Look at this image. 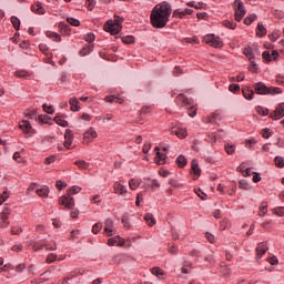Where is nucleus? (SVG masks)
Returning a JSON list of instances; mask_svg holds the SVG:
<instances>
[{"label":"nucleus","instance_id":"7c9ffc66","mask_svg":"<svg viewBox=\"0 0 284 284\" xmlns=\"http://www.w3.org/2000/svg\"><path fill=\"white\" fill-rule=\"evenodd\" d=\"M244 53H245V57H247V59H250V61H252V59H254V51H253V49H251V47H246L244 49Z\"/></svg>","mask_w":284,"mask_h":284},{"label":"nucleus","instance_id":"680f3d73","mask_svg":"<svg viewBox=\"0 0 284 284\" xmlns=\"http://www.w3.org/2000/svg\"><path fill=\"white\" fill-rule=\"evenodd\" d=\"M12 252H21L23 250V245L21 244H16L11 247Z\"/></svg>","mask_w":284,"mask_h":284},{"label":"nucleus","instance_id":"052dcab7","mask_svg":"<svg viewBox=\"0 0 284 284\" xmlns=\"http://www.w3.org/2000/svg\"><path fill=\"white\" fill-rule=\"evenodd\" d=\"M72 136H73L72 131L65 130L64 140L70 141V140H72Z\"/></svg>","mask_w":284,"mask_h":284},{"label":"nucleus","instance_id":"412c9836","mask_svg":"<svg viewBox=\"0 0 284 284\" xmlns=\"http://www.w3.org/2000/svg\"><path fill=\"white\" fill-rule=\"evenodd\" d=\"M141 185V180L139 179H131L129 180V187L130 190H136Z\"/></svg>","mask_w":284,"mask_h":284},{"label":"nucleus","instance_id":"69168bd1","mask_svg":"<svg viewBox=\"0 0 284 284\" xmlns=\"http://www.w3.org/2000/svg\"><path fill=\"white\" fill-rule=\"evenodd\" d=\"M26 116H27L28 119H36V118H37V112H34V111H28V112L26 113Z\"/></svg>","mask_w":284,"mask_h":284},{"label":"nucleus","instance_id":"ea45409f","mask_svg":"<svg viewBox=\"0 0 284 284\" xmlns=\"http://www.w3.org/2000/svg\"><path fill=\"white\" fill-rule=\"evenodd\" d=\"M67 22H68L70 26H73L74 28H77V27L80 26L79 20H77V19H74V18H67Z\"/></svg>","mask_w":284,"mask_h":284},{"label":"nucleus","instance_id":"5701e85b","mask_svg":"<svg viewBox=\"0 0 284 284\" xmlns=\"http://www.w3.org/2000/svg\"><path fill=\"white\" fill-rule=\"evenodd\" d=\"M191 169H192V172L196 175V176H200L201 174V168L199 166V163L196 160L192 161L191 163Z\"/></svg>","mask_w":284,"mask_h":284},{"label":"nucleus","instance_id":"423d86ee","mask_svg":"<svg viewBox=\"0 0 284 284\" xmlns=\"http://www.w3.org/2000/svg\"><path fill=\"white\" fill-rule=\"evenodd\" d=\"M31 247L32 250H34V252H39V250H43V247H45V250L54 251L57 250V243L48 244L43 241L32 242Z\"/></svg>","mask_w":284,"mask_h":284},{"label":"nucleus","instance_id":"f257e3e1","mask_svg":"<svg viewBox=\"0 0 284 284\" xmlns=\"http://www.w3.org/2000/svg\"><path fill=\"white\" fill-rule=\"evenodd\" d=\"M172 14V6L168 1L156 4L151 11V23L153 28H165Z\"/></svg>","mask_w":284,"mask_h":284},{"label":"nucleus","instance_id":"79ce46f5","mask_svg":"<svg viewBox=\"0 0 284 284\" xmlns=\"http://www.w3.org/2000/svg\"><path fill=\"white\" fill-rule=\"evenodd\" d=\"M239 186H240V189H244L245 191H247L250 189V184H248V182H246V180H240Z\"/></svg>","mask_w":284,"mask_h":284},{"label":"nucleus","instance_id":"4be33fe9","mask_svg":"<svg viewBox=\"0 0 284 284\" xmlns=\"http://www.w3.org/2000/svg\"><path fill=\"white\" fill-rule=\"evenodd\" d=\"M53 121L57 125H61V128H68V121H65L61 115H57Z\"/></svg>","mask_w":284,"mask_h":284},{"label":"nucleus","instance_id":"49530a36","mask_svg":"<svg viewBox=\"0 0 284 284\" xmlns=\"http://www.w3.org/2000/svg\"><path fill=\"white\" fill-rule=\"evenodd\" d=\"M150 150H152V143L145 142L143 145V149H142L143 153L148 154V152H150Z\"/></svg>","mask_w":284,"mask_h":284},{"label":"nucleus","instance_id":"2f4dec72","mask_svg":"<svg viewBox=\"0 0 284 284\" xmlns=\"http://www.w3.org/2000/svg\"><path fill=\"white\" fill-rule=\"evenodd\" d=\"M8 199H10V193H8V191H3V193L0 194V205H3Z\"/></svg>","mask_w":284,"mask_h":284},{"label":"nucleus","instance_id":"338daca9","mask_svg":"<svg viewBox=\"0 0 284 284\" xmlns=\"http://www.w3.org/2000/svg\"><path fill=\"white\" fill-rule=\"evenodd\" d=\"M224 26H226V28H236V23H234V21H224Z\"/></svg>","mask_w":284,"mask_h":284},{"label":"nucleus","instance_id":"6e6d98bb","mask_svg":"<svg viewBox=\"0 0 284 284\" xmlns=\"http://www.w3.org/2000/svg\"><path fill=\"white\" fill-rule=\"evenodd\" d=\"M261 133H262L263 138H266V139L271 138V135H272L270 129H263V131Z\"/></svg>","mask_w":284,"mask_h":284},{"label":"nucleus","instance_id":"9b49d317","mask_svg":"<svg viewBox=\"0 0 284 284\" xmlns=\"http://www.w3.org/2000/svg\"><path fill=\"white\" fill-rule=\"evenodd\" d=\"M271 119H274L275 121L278 119H283L284 116V102H280V105H277L274 110V112H271L270 114Z\"/></svg>","mask_w":284,"mask_h":284},{"label":"nucleus","instance_id":"20e7f679","mask_svg":"<svg viewBox=\"0 0 284 284\" xmlns=\"http://www.w3.org/2000/svg\"><path fill=\"white\" fill-rule=\"evenodd\" d=\"M235 21H242L246 14L245 4L243 0H234Z\"/></svg>","mask_w":284,"mask_h":284},{"label":"nucleus","instance_id":"4d7b16f0","mask_svg":"<svg viewBox=\"0 0 284 284\" xmlns=\"http://www.w3.org/2000/svg\"><path fill=\"white\" fill-rule=\"evenodd\" d=\"M141 201H143V193H138L136 194V201H135V204L138 205V206H140L141 205Z\"/></svg>","mask_w":284,"mask_h":284},{"label":"nucleus","instance_id":"864d4df0","mask_svg":"<svg viewBox=\"0 0 284 284\" xmlns=\"http://www.w3.org/2000/svg\"><path fill=\"white\" fill-rule=\"evenodd\" d=\"M185 138H187V130L180 126V139L184 140Z\"/></svg>","mask_w":284,"mask_h":284},{"label":"nucleus","instance_id":"2eb2a0df","mask_svg":"<svg viewBox=\"0 0 284 284\" xmlns=\"http://www.w3.org/2000/svg\"><path fill=\"white\" fill-rule=\"evenodd\" d=\"M32 12H36V14H45V8L41 4V2H36L33 6H31Z\"/></svg>","mask_w":284,"mask_h":284},{"label":"nucleus","instance_id":"e2e57ef3","mask_svg":"<svg viewBox=\"0 0 284 284\" xmlns=\"http://www.w3.org/2000/svg\"><path fill=\"white\" fill-rule=\"evenodd\" d=\"M186 163L187 159H185V156L180 155V168H185Z\"/></svg>","mask_w":284,"mask_h":284},{"label":"nucleus","instance_id":"393cba45","mask_svg":"<svg viewBox=\"0 0 284 284\" xmlns=\"http://www.w3.org/2000/svg\"><path fill=\"white\" fill-rule=\"evenodd\" d=\"M74 165H77L79 170H88L90 168V164L83 160L75 161Z\"/></svg>","mask_w":284,"mask_h":284},{"label":"nucleus","instance_id":"6ab92c4d","mask_svg":"<svg viewBox=\"0 0 284 284\" xmlns=\"http://www.w3.org/2000/svg\"><path fill=\"white\" fill-rule=\"evenodd\" d=\"M69 103L71 105L72 112H79V110H81V108L79 106V99L72 98L70 99Z\"/></svg>","mask_w":284,"mask_h":284},{"label":"nucleus","instance_id":"b1692460","mask_svg":"<svg viewBox=\"0 0 284 284\" xmlns=\"http://www.w3.org/2000/svg\"><path fill=\"white\" fill-rule=\"evenodd\" d=\"M93 50H94V44H89L80 51V54L81 57H88V54H90V52H92Z\"/></svg>","mask_w":284,"mask_h":284},{"label":"nucleus","instance_id":"a19ab883","mask_svg":"<svg viewBox=\"0 0 284 284\" xmlns=\"http://www.w3.org/2000/svg\"><path fill=\"white\" fill-rule=\"evenodd\" d=\"M265 214H267V203H262L260 205V215L264 216Z\"/></svg>","mask_w":284,"mask_h":284},{"label":"nucleus","instance_id":"39448f33","mask_svg":"<svg viewBox=\"0 0 284 284\" xmlns=\"http://www.w3.org/2000/svg\"><path fill=\"white\" fill-rule=\"evenodd\" d=\"M203 42H206V44H210L211 47H215V48L223 47V40H221L219 36H214V34L204 36Z\"/></svg>","mask_w":284,"mask_h":284},{"label":"nucleus","instance_id":"72a5a7b5","mask_svg":"<svg viewBox=\"0 0 284 284\" xmlns=\"http://www.w3.org/2000/svg\"><path fill=\"white\" fill-rule=\"evenodd\" d=\"M101 230H103V224L101 223H95L93 226H92V232L93 234H99L101 232Z\"/></svg>","mask_w":284,"mask_h":284},{"label":"nucleus","instance_id":"c85d7f7f","mask_svg":"<svg viewBox=\"0 0 284 284\" xmlns=\"http://www.w3.org/2000/svg\"><path fill=\"white\" fill-rule=\"evenodd\" d=\"M243 95L247 100H252L254 98V91L253 89H243Z\"/></svg>","mask_w":284,"mask_h":284},{"label":"nucleus","instance_id":"6e6552de","mask_svg":"<svg viewBox=\"0 0 284 284\" xmlns=\"http://www.w3.org/2000/svg\"><path fill=\"white\" fill-rule=\"evenodd\" d=\"M20 130H22V132L24 134H27V136H34V129L32 128V124H30L29 121L27 120H22L19 124Z\"/></svg>","mask_w":284,"mask_h":284},{"label":"nucleus","instance_id":"f704fd0d","mask_svg":"<svg viewBox=\"0 0 284 284\" xmlns=\"http://www.w3.org/2000/svg\"><path fill=\"white\" fill-rule=\"evenodd\" d=\"M122 43H125L126 45H130V43H134V37H132V36L123 37Z\"/></svg>","mask_w":284,"mask_h":284},{"label":"nucleus","instance_id":"a211bd4d","mask_svg":"<svg viewBox=\"0 0 284 284\" xmlns=\"http://www.w3.org/2000/svg\"><path fill=\"white\" fill-rule=\"evenodd\" d=\"M112 227H114L112 220H106L104 223V234H106V236H112Z\"/></svg>","mask_w":284,"mask_h":284},{"label":"nucleus","instance_id":"4c0bfd02","mask_svg":"<svg viewBox=\"0 0 284 284\" xmlns=\"http://www.w3.org/2000/svg\"><path fill=\"white\" fill-rule=\"evenodd\" d=\"M42 109L47 114H54V108H52V105L43 104Z\"/></svg>","mask_w":284,"mask_h":284},{"label":"nucleus","instance_id":"dca6fc26","mask_svg":"<svg viewBox=\"0 0 284 284\" xmlns=\"http://www.w3.org/2000/svg\"><path fill=\"white\" fill-rule=\"evenodd\" d=\"M36 194H38V196H41L42 199H48V194H50V187L41 186L40 189L36 190Z\"/></svg>","mask_w":284,"mask_h":284},{"label":"nucleus","instance_id":"c9c22d12","mask_svg":"<svg viewBox=\"0 0 284 284\" xmlns=\"http://www.w3.org/2000/svg\"><path fill=\"white\" fill-rule=\"evenodd\" d=\"M255 19H257L256 14H250V17H246L244 19V23H246V26H251V23H253Z\"/></svg>","mask_w":284,"mask_h":284},{"label":"nucleus","instance_id":"0eeeda50","mask_svg":"<svg viewBox=\"0 0 284 284\" xmlns=\"http://www.w3.org/2000/svg\"><path fill=\"white\" fill-rule=\"evenodd\" d=\"M12 213V210L9 207H4L2 212L0 213V227L6 229L8 225H10V221H8L10 214Z\"/></svg>","mask_w":284,"mask_h":284},{"label":"nucleus","instance_id":"e433bc0d","mask_svg":"<svg viewBox=\"0 0 284 284\" xmlns=\"http://www.w3.org/2000/svg\"><path fill=\"white\" fill-rule=\"evenodd\" d=\"M47 37H49L50 39H54V41H61V36H59V33L55 32H47Z\"/></svg>","mask_w":284,"mask_h":284},{"label":"nucleus","instance_id":"3c124183","mask_svg":"<svg viewBox=\"0 0 284 284\" xmlns=\"http://www.w3.org/2000/svg\"><path fill=\"white\" fill-rule=\"evenodd\" d=\"M87 3H88V10H94V7L97 6V1L87 0Z\"/></svg>","mask_w":284,"mask_h":284},{"label":"nucleus","instance_id":"58836bf2","mask_svg":"<svg viewBox=\"0 0 284 284\" xmlns=\"http://www.w3.org/2000/svg\"><path fill=\"white\" fill-rule=\"evenodd\" d=\"M256 112H257L258 114H262V116H267V114H268L267 108H262V106H257V108H256Z\"/></svg>","mask_w":284,"mask_h":284},{"label":"nucleus","instance_id":"ddd939ff","mask_svg":"<svg viewBox=\"0 0 284 284\" xmlns=\"http://www.w3.org/2000/svg\"><path fill=\"white\" fill-rule=\"evenodd\" d=\"M108 245L110 247H114V245L123 247L125 245V240L121 239V236L111 237L108 240Z\"/></svg>","mask_w":284,"mask_h":284},{"label":"nucleus","instance_id":"1a4fd4ad","mask_svg":"<svg viewBox=\"0 0 284 284\" xmlns=\"http://www.w3.org/2000/svg\"><path fill=\"white\" fill-rule=\"evenodd\" d=\"M160 150L161 149L159 146L154 148V151L156 152L154 163L156 165H165V163L168 162V155L165 153H162Z\"/></svg>","mask_w":284,"mask_h":284},{"label":"nucleus","instance_id":"f8f14e48","mask_svg":"<svg viewBox=\"0 0 284 284\" xmlns=\"http://www.w3.org/2000/svg\"><path fill=\"white\" fill-rule=\"evenodd\" d=\"M114 194H119L120 196H125L128 194V189L125 185L121 184V182H115L113 184Z\"/></svg>","mask_w":284,"mask_h":284},{"label":"nucleus","instance_id":"774afa93","mask_svg":"<svg viewBox=\"0 0 284 284\" xmlns=\"http://www.w3.org/2000/svg\"><path fill=\"white\" fill-rule=\"evenodd\" d=\"M276 81H277V84H284V75L283 74H277Z\"/></svg>","mask_w":284,"mask_h":284},{"label":"nucleus","instance_id":"bb28decb","mask_svg":"<svg viewBox=\"0 0 284 284\" xmlns=\"http://www.w3.org/2000/svg\"><path fill=\"white\" fill-rule=\"evenodd\" d=\"M98 134L94 129L90 128L85 133H84V139H97Z\"/></svg>","mask_w":284,"mask_h":284},{"label":"nucleus","instance_id":"7ed1b4c3","mask_svg":"<svg viewBox=\"0 0 284 284\" xmlns=\"http://www.w3.org/2000/svg\"><path fill=\"white\" fill-rule=\"evenodd\" d=\"M254 91L261 95L271 94L275 95L276 93H282V89L278 87H266L263 82H257L254 84Z\"/></svg>","mask_w":284,"mask_h":284},{"label":"nucleus","instance_id":"c03bdc74","mask_svg":"<svg viewBox=\"0 0 284 284\" xmlns=\"http://www.w3.org/2000/svg\"><path fill=\"white\" fill-rule=\"evenodd\" d=\"M95 37H94V33H87L84 36V40L88 42V43H92L94 41Z\"/></svg>","mask_w":284,"mask_h":284},{"label":"nucleus","instance_id":"8fccbe9b","mask_svg":"<svg viewBox=\"0 0 284 284\" xmlns=\"http://www.w3.org/2000/svg\"><path fill=\"white\" fill-rule=\"evenodd\" d=\"M193 10H191V9H186V10H180V19L182 18V17H185V14H193Z\"/></svg>","mask_w":284,"mask_h":284},{"label":"nucleus","instance_id":"f03ea898","mask_svg":"<svg viewBox=\"0 0 284 284\" xmlns=\"http://www.w3.org/2000/svg\"><path fill=\"white\" fill-rule=\"evenodd\" d=\"M79 192H81V187L80 186H72L68 191V195H64V196L60 197V204H62L68 210H72L74 207V197H70V195L79 194Z\"/></svg>","mask_w":284,"mask_h":284},{"label":"nucleus","instance_id":"13d9d810","mask_svg":"<svg viewBox=\"0 0 284 284\" xmlns=\"http://www.w3.org/2000/svg\"><path fill=\"white\" fill-rule=\"evenodd\" d=\"M274 213L278 214V216H284V207H275Z\"/></svg>","mask_w":284,"mask_h":284},{"label":"nucleus","instance_id":"0e129e2a","mask_svg":"<svg viewBox=\"0 0 284 284\" xmlns=\"http://www.w3.org/2000/svg\"><path fill=\"white\" fill-rule=\"evenodd\" d=\"M267 261L271 265H276L278 263V258L276 256H271Z\"/></svg>","mask_w":284,"mask_h":284},{"label":"nucleus","instance_id":"37998d69","mask_svg":"<svg viewBox=\"0 0 284 284\" xmlns=\"http://www.w3.org/2000/svg\"><path fill=\"white\" fill-rule=\"evenodd\" d=\"M38 120L40 123H44V124L50 123V116L48 115H39Z\"/></svg>","mask_w":284,"mask_h":284},{"label":"nucleus","instance_id":"603ef678","mask_svg":"<svg viewBox=\"0 0 284 284\" xmlns=\"http://www.w3.org/2000/svg\"><path fill=\"white\" fill-rule=\"evenodd\" d=\"M54 261H57V255L55 254H49L47 256V263H54Z\"/></svg>","mask_w":284,"mask_h":284},{"label":"nucleus","instance_id":"a878e982","mask_svg":"<svg viewBox=\"0 0 284 284\" xmlns=\"http://www.w3.org/2000/svg\"><path fill=\"white\" fill-rule=\"evenodd\" d=\"M151 273H152L154 276H156L158 278H161V276H164V275H165V272H163V271L161 270V267H159V266H155V267L151 268Z\"/></svg>","mask_w":284,"mask_h":284},{"label":"nucleus","instance_id":"aec40b11","mask_svg":"<svg viewBox=\"0 0 284 284\" xmlns=\"http://www.w3.org/2000/svg\"><path fill=\"white\" fill-rule=\"evenodd\" d=\"M144 221L150 225V227H152V225H156V220L152 213H146L144 215Z\"/></svg>","mask_w":284,"mask_h":284},{"label":"nucleus","instance_id":"de8ad7c7","mask_svg":"<svg viewBox=\"0 0 284 284\" xmlns=\"http://www.w3.org/2000/svg\"><path fill=\"white\" fill-rule=\"evenodd\" d=\"M181 100H182V102L185 103V105H191V103H192V100H189V98H186L182 93H180V102H181Z\"/></svg>","mask_w":284,"mask_h":284},{"label":"nucleus","instance_id":"09e8293b","mask_svg":"<svg viewBox=\"0 0 284 284\" xmlns=\"http://www.w3.org/2000/svg\"><path fill=\"white\" fill-rule=\"evenodd\" d=\"M191 265L192 263H186L185 266L181 267L182 274H189Z\"/></svg>","mask_w":284,"mask_h":284},{"label":"nucleus","instance_id":"c756f323","mask_svg":"<svg viewBox=\"0 0 284 284\" xmlns=\"http://www.w3.org/2000/svg\"><path fill=\"white\" fill-rule=\"evenodd\" d=\"M11 23L14 28V30H19V28H21V20H19V18L12 16L11 17Z\"/></svg>","mask_w":284,"mask_h":284},{"label":"nucleus","instance_id":"5fc2aeb1","mask_svg":"<svg viewBox=\"0 0 284 284\" xmlns=\"http://www.w3.org/2000/svg\"><path fill=\"white\" fill-rule=\"evenodd\" d=\"M229 89H230V91L235 93L236 91L241 90V87H240V84H230Z\"/></svg>","mask_w":284,"mask_h":284},{"label":"nucleus","instance_id":"cd10ccee","mask_svg":"<svg viewBox=\"0 0 284 284\" xmlns=\"http://www.w3.org/2000/svg\"><path fill=\"white\" fill-rule=\"evenodd\" d=\"M14 77H18V79H28L30 73L28 71L19 70L14 72Z\"/></svg>","mask_w":284,"mask_h":284},{"label":"nucleus","instance_id":"4468645a","mask_svg":"<svg viewBox=\"0 0 284 284\" xmlns=\"http://www.w3.org/2000/svg\"><path fill=\"white\" fill-rule=\"evenodd\" d=\"M267 250H268L267 244L265 242H260V244H257L256 246L257 257L262 258V256L266 254Z\"/></svg>","mask_w":284,"mask_h":284},{"label":"nucleus","instance_id":"a18cd8bd","mask_svg":"<svg viewBox=\"0 0 284 284\" xmlns=\"http://www.w3.org/2000/svg\"><path fill=\"white\" fill-rule=\"evenodd\" d=\"M226 154H234L235 146L233 144H225Z\"/></svg>","mask_w":284,"mask_h":284},{"label":"nucleus","instance_id":"f3484780","mask_svg":"<svg viewBox=\"0 0 284 284\" xmlns=\"http://www.w3.org/2000/svg\"><path fill=\"white\" fill-rule=\"evenodd\" d=\"M256 36L260 38H264L267 36V28H265L264 23H258L256 28Z\"/></svg>","mask_w":284,"mask_h":284},{"label":"nucleus","instance_id":"9d476101","mask_svg":"<svg viewBox=\"0 0 284 284\" xmlns=\"http://www.w3.org/2000/svg\"><path fill=\"white\" fill-rule=\"evenodd\" d=\"M104 30L105 32H111L112 34H119V32H121V24H119V22H112V21H108L104 24Z\"/></svg>","mask_w":284,"mask_h":284},{"label":"nucleus","instance_id":"bf43d9fd","mask_svg":"<svg viewBox=\"0 0 284 284\" xmlns=\"http://www.w3.org/2000/svg\"><path fill=\"white\" fill-rule=\"evenodd\" d=\"M205 237L206 240H209V242H215L216 237L215 235H213L212 233H205Z\"/></svg>","mask_w":284,"mask_h":284},{"label":"nucleus","instance_id":"473e14b6","mask_svg":"<svg viewBox=\"0 0 284 284\" xmlns=\"http://www.w3.org/2000/svg\"><path fill=\"white\" fill-rule=\"evenodd\" d=\"M274 163L277 168H284V158L283 156H275Z\"/></svg>","mask_w":284,"mask_h":284}]
</instances>
